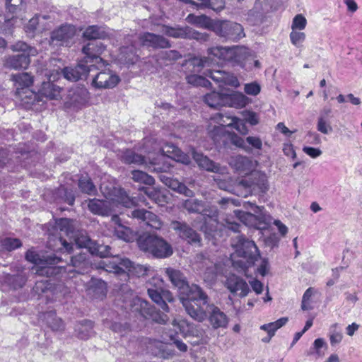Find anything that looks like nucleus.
Wrapping results in <instances>:
<instances>
[{"mask_svg": "<svg viewBox=\"0 0 362 362\" xmlns=\"http://www.w3.org/2000/svg\"><path fill=\"white\" fill-rule=\"evenodd\" d=\"M105 46L99 42H91L83 48V53L85 54L83 62L88 65L98 64L97 68L102 67L105 65L104 60L100 57L104 51Z\"/></svg>", "mask_w": 362, "mask_h": 362, "instance_id": "nucleus-14", "label": "nucleus"}, {"mask_svg": "<svg viewBox=\"0 0 362 362\" xmlns=\"http://www.w3.org/2000/svg\"><path fill=\"white\" fill-rule=\"evenodd\" d=\"M251 206L254 214L235 210L234 211L235 217L249 227L260 230L265 228L269 219V215L264 212L263 207Z\"/></svg>", "mask_w": 362, "mask_h": 362, "instance_id": "nucleus-10", "label": "nucleus"}, {"mask_svg": "<svg viewBox=\"0 0 362 362\" xmlns=\"http://www.w3.org/2000/svg\"><path fill=\"white\" fill-rule=\"evenodd\" d=\"M45 318L49 326L55 331L61 330L64 328L62 320L59 318L54 313L50 312L46 314Z\"/></svg>", "mask_w": 362, "mask_h": 362, "instance_id": "nucleus-49", "label": "nucleus"}, {"mask_svg": "<svg viewBox=\"0 0 362 362\" xmlns=\"http://www.w3.org/2000/svg\"><path fill=\"white\" fill-rule=\"evenodd\" d=\"M95 67L94 64L88 65L83 61H81L76 67H66L62 71H59V74H62L64 77L72 81H76L78 80L86 78L88 73ZM59 71V69H57Z\"/></svg>", "mask_w": 362, "mask_h": 362, "instance_id": "nucleus-22", "label": "nucleus"}, {"mask_svg": "<svg viewBox=\"0 0 362 362\" xmlns=\"http://www.w3.org/2000/svg\"><path fill=\"white\" fill-rule=\"evenodd\" d=\"M207 76L217 83H221L223 85L230 86L237 88L240 86V83L238 77L232 73L222 71H209Z\"/></svg>", "mask_w": 362, "mask_h": 362, "instance_id": "nucleus-31", "label": "nucleus"}, {"mask_svg": "<svg viewBox=\"0 0 362 362\" xmlns=\"http://www.w3.org/2000/svg\"><path fill=\"white\" fill-rule=\"evenodd\" d=\"M186 21L191 24H193L199 28H206L214 30H219L218 28L221 24L216 23V21H213L204 15L195 16L189 14L187 16Z\"/></svg>", "mask_w": 362, "mask_h": 362, "instance_id": "nucleus-34", "label": "nucleus"}, {"mask_svg": "<svg viewBox=\"0 0 362 362\" xmlns=\"http://www.w3.org/2000/svg\"><path fill=\"white\" fill-rule=\"evenodd\" d=\"M60 74L58 70H54L48 77V81L43 82L39 90L41 95L50 100H57L60 98L62 88L54 84L51 81H55L59 78Z\"/></svg>", "mask_w": 362, "mask_h": 362, "instance_id": "nucleus-23", "label": "nucleus"}, {"mask_svg": "<svg viewBox=\"0 0 362 362\" xmlns=\"http://www.w3.org/2000/svg\"><path fill=\"white\" fill-rule=\"evenodd\" d=\"M171 226L182 239L186 240L188 243L192 244H199L201 240L199 235L186 223L173 221L171 223Z\"/></svg>", "mask_w": 362, "mask_h": 362, "instance_id": "nucleus-26", "label": "nucleus"}, {"mask_svg": "<svg viewBox=\"0 0 362 362\" xmlns=\"http://www.w3.org/2000/svg\"><path fill=\"white\" fill-rule=\"evenodd\" d=\"M234 252L230 255V259L234 267L245 269L252 265L259 255L255 242L238 236L231 243Z\"/></svg>", "mask_w": 362, "mask_h": 362, "instance_id": "nucleus-3", "label": "nucleus"}, {"mask_svg": "<svg viewBox=\"0 0 362 362\" xmlns=\"http://www.w3.org/2000/svg\"><path fill=\"white\" fill-rule=\"evenodd\" d=\"M110 247L107 245H98L93 242V245L90 246V252L100 257H106L110 253Z\"/></svg>", "mask_w": 362, "mask_h": 362, "instance_id": "nucleus-56", "label": "nucleus"}, {"mask_svg": "<svg viewBox=\"0 0 362 362\" xmlns=\"http://www.w3.org/2000/svg\"><path fill=\"white\" fill-rule=\"evenodd\" d=\"M226 127H233L241 134L248 132L244 120L221 113H216L210 118L208 132L213 139L216 140L225 134Z\"/></svg>", "mask_w": 362, "mask_h": 362, "instance_id": "nucleus-5", "label": "nucleus"}, {"mask_svg": "<svg viewBox=\"0 0 362 362\" xmlns=\"http://www.w3.org/2000/svg\"><path fill=\"white\" fill-rule=\"evenodd\" d=\"M108 32L105 28L91 25L88 27L83 33V37L87 39L105 38Z\"/></svg>", "mask_w": 362, "mask_h": 362, "instance_id": "nucleus-41", "label": "nucleus"}, {"mask_svg": "<svg viewBox=\"0 0 362 362\" xmlns=\"http://www.w3.org/2000/svg\"><path fill=\"white\" fill-rule=\"evenodd\" d=\"M120 78L112 71L98 73L93 78L91 85L98 89L113 88L119 83Z\"/></svg>", "mask_w": 362, "mask_h": 362, "instance_id": "nucleus-18", "label": "nucleus"}, {"mask_svg": "<svg viewBox=\"0 0 362 362\" xmlns=\"http://www.w3.org/2000/svg\"><path fill=\"white\" fill-rule=\"evenodd\" d=\"M12 78L16 87V94L22 100L26 98L35 97V93L28 89L33 83V77L28 73L13 75Z\"/></svg>", "mask_w": 362, "mask_h": 362, "instance_id": "nucleus-16", "label": "nucleus"}, {"mask_svg": "<svg viewBox=\"0 0 362 362\" xmlns=\"http://www.w3.org/2000/svg\"><path fill=\"white\" fill-rule=\"evenodd\" d=\"M132 312H138L142 316L150 317L156 322L160 324H165L168 318L165 314L158 312H153L151 308L149 307L148 302L140 298H135L133 299V303L130 305Z\"/></svg>", "mask_w": 362, "mask_h": 362, "instance_id": "nucleus-13", "label": "nucleus"}, {"mask_svg": "<svg viewBox=\"0 0 362 362\" xmlns=\"http://www.w3.org/2000/svg\"><path fill=\"white\" fill-rule=\"evenodd\" d=\"M308 21L303 14L296 15L291 22V30H303L306 28Z\"/></svg>", "mask_w": 362, "mask_h": 362, "instance_id": "nucleus-54", "label": "nucleus"}, {"mask_svg": "<svg viewBox=\"0 0 362 362\" xmlns=\"http://www.w3.org/2000/svg\"><path fill=\"white\" fill-rule=\"evenodd\" d=\"M192 153L194 160L201 168L223 175L226 173V167H221L213 160H210L208 157L196 152L194 150H192Z\"/></svg>", "mask_w": 362, "mask_h": 362, "instance_id": "nucleus-28", "label": "nucleus"}, {"mask_svg": "<svg viewBox=\"0 0 362 362\" xmlns=\"http://www.w3.org/2000/svg\"><path fill=\"white\" fill-rule=\"evenodd\" d=\"M199 303L205 311V319L207 316L206 310L209 313V320L213 327H226L228 323V318L223 311L214 305L208 304V302L205 305H203L202 302Z\"/></svg>", "mask_w": 362, "mask_h": 362, "instance_id": "nucleus-20", "label": "nucleus"}, {"mask_svg": "<svg viewBox=\"0 0 362 362\" xmlns=\"http://www.w3.org/2000/svg\"><path fill=\"white\" fill-rule=\"evenodd\" d=\"M100 190L105 199H90L88 204L89 210L94 214L106 216H109L112 211H115V207L119 204L126 208H130L136 204L135 199L129 197L122 189L114 187L112 189H109L105 183H102Z\"/></svg>", "mask_w": 362, "mask_h": 362, "instance_id": "nucleus-2", "label": "nucleus"}, {"mask_svg": "<svg viewBox=\"0 0 362 362\" xmlns=\"http://www.w3.org/2000/svg\"><path fill=\"white\" fill-rule=\"evenodd\" d=\"M317 129L324 134H328L332 132V127L331 124L325 119L322 115L320 116L318 118Z\"/></svg>", "mask_w": 362, "mask_h": 362, "instance_id": "nucleus-60", "label": "nucleus"}, {"mask_svg": "<svg viewBox=\"0 0 362 362\" xmlns=\"http://www.w3.org/2000/svg\"><path fill=\"white\" fill-rule=\"evenodd\" d=\"M165 274L177 288L180 300L187 314L197 321H204L206 317L205 311L199 303L206 304L207 296L201 288L195 284L189 285L179 270L169 267L165 269Z\"/></svg>", "mask_w": 362, "mask_h": 362, "instance_id": "nucleus-1", "label": "nucleus"}, {"mask_svg": "<svg viewBox=\"0 0 362 362\" xmlns=\"http://www.w3.org/2000/svg\"><path fill=\"white\" fill-rule=\"evenodd\" d=\"M287 322V317H281L275 322L262 325L260 329L267 332L269 338H272L275 334L276 331L286 325Z\"/></svg>", "mask_w": 362, "mask_h": 362, "instance_id": "nucleus-42", "label": "nucleus"}, {"mask_svg": "<svg viewBox=\"0 0 362 362\" xmlns=\"http://www.w3.org/2000/svg\"><path fill=\"white\" fill-rule=\"evenodd\" d=\"M93 324L91 321H84L78 325V336L82 339H88L93 334Z\"/></svg>", "mask_w": 362, "mask_h": 362, "instance_id": "nucleus-48", "label": "nucleus"}, {"mask_svg": "<svg viewBox=\"0 0 362 362\" xmlns=\"http://www.w3.org/2000/svg\"><path fill=\"white\" fill-rule=\"evenodd\" d=\"M76 33V29L74 25H62L52 33L51 42L55 45H67L69 40L74 37Z\"/></svg>", "mask_w": 362, "mask_h": 362, "instance_id": "nucleus-24", "label": "nucleus"}, {"mask_svg": "<svg viewBox=\"0 0 362 362\" xmlns=\"http://www.w3.org/2000/svg\"><path fill=\"white\" fill-rule=\"evenodd\" d=\"M226 174H228L227 171L223 175L217 174L214 177V180L220 189L229 191L231 188L232 180Z\"/></svg>", "mask_w": 362, "mask_h": 362, "instance_id": "nucleus-51", "label": "nucleus"}, {"mask_svg": "<svg viewBox=\"0 0 362 362\" xmlns=\"http://www.w3.org/2000/svg\"><path fill=\"white\" fill-rule=\"evenodd\" d=\"M141 189L156 203L162 205L165 202L166 197L162 194L160 189L155 187H142Z\"/></svg>", "mask_w": 362, "mask_h": 362, "instance_id": "nucleus-43", "label": "nucleus"}, {"mask_svg": "<svg viewBox=\"0 0 362 362\" xmlns=\"http://www.w3.org/2000/svg\"><path fill=\"white\" fill-rule=\"evenodd\" d=\"M136 45H132L131 48L122 47L120 52V60L126 64H134L137 59V55L134 52Z\"/></svg>", "mask_w": 362, "mask_h": 362, "instance_id": "nucleus-44", "label": "nucleus"}, {"mask_svg": "<svg viewBox=\"0 0 362 362\" xmlns=\"http://www.w3.org/2000/svg\"><path fill=\"white\" fill-rule=\"evenodd\" d=\"M240 185L254 192L265 193L269 190L268 177L265 173L252 171L247 177L240 182Z\"/></svg>", "mask_w": 362, "mask_h": 362, "instance_id": "nucleus-12", "label": "nucleus"}, {"mask_svg": "<svg viewBox=\"0 0 362 362\" xmlns=\"http://www.w3.org/2000/svg\"><path fill=\"white\" fill-rule=\"evenodd\" d=\"M45 19V16L36 15L35 17L31 18L28 23L25 27V33L30 36H33L34 32L37 30V25L40 23V18Z\"/></svg>", "mask_w": 362, "mask_h": 362, "instance_id": "nucleus-58", "label": "nucleus"}, {"mask_svg": "<svg viewBox=\"0 0 362 362\" xmlns=\"http://www.w3.org/2000/svg\"><path fill=\"white\" fill-rule=\"evenodd\" d=\"M175 331L180 332L183 336H197L199 331L194 325L183 319H175L172 323Z\"/></svg>", "mask_w": 362, "mask_h": 362, "instance_id": "nucleus-36", "label": "nucleus"}, {"mask_svg": "<svg viewBox=\"0 0 362 362\" xmlns=\"http://www.w3.org/2000/svg\"><path fill=\"white\" fill-rule=\"evenodd\" d=\"M216 23L221 24V26L218 28L219 30H214L220 37L237 40L245 36L243 26L240 24L227 21H216Z\"/></svg>", "mask_w": 362, "mask_h": 362, "instance_id": "nucleus-17", "label": "nucleus"}, {"mask_svg": "<svg viewBox=\"0 0 362 362\" xmlns=\"http://www.w3.org/2000/svg\"><path fill=\"white\" fill-rule=\"evenodd\" d=\"M221 273L220 268L216 264H211L203 274L204 280L206 282H213Z\"/></svg>", "mask_w": 362, "mask_h": 362, "instance_id": "nucleus-52", "label": "nucleus"}, {"mask_svg": "<svg viewBox=\"0 0 362 362\" xmlns=\"http://www.w3.org/2000/svg\"><path fill=\"white\" fill-rule=\"evenodd\" d=\"M25 278L22 275L13 276L8 274H2L0 276V287L8 285L14 289H16L21 288L25 284Z\"/></svg>", "mask_w": 362, "mask_h": 362, "instance_id": "nucleus-38", "label": "nucleus"}, {"mask_svg": "<svg viewBox=\"0 0 362 362\" xmlns=\"http://www.w3.org/2000/svg\"><path fill=\"white\" fill-rule=\"evenodd\" d=\"M163 182L173 190L183 194L187 197H192L193 192L188 189L183 183L180 182L177 180L166 177L162 179Z\"/></svg>", "mask_w": 362, "mask_h": 362, "instance_id": "nucleus-40", "label": "nucleus"}, {"mask_svg": "<svg viewBox=\"0 0 362 362\" xmlns=\"http://www.w3.org/2000/svg\"><path fill=\"white\" fill-rule=\"evenodd\" d=\"M228 56V62L233 65L240 66L246 71L252 70V66L245 62L251 58V53L247 48L238 46L230 47Z\"/></svg>", "mask_w": 362, "mask_h": 362, "instance_id": "nucleus-19", "label": "nucleus"}, {"mask_svg": "<svg viewBox=\"0 0 362 362\" xmlns=\"http://www.w3.org/2000/svg\"><path fill=\"white\" fill-rule=\"evenodd\" d=\"M132 175V179L136 182L144 183L148 185H153L155 182V180L152 176L143 171L133 170Z\"/></svg>", "mask_w": 362, "mask_h": 362, "instance_id": "nucleus-46", "label": "nucleus"}, {"mask_svg": "<svg viewBox=\"0 0 362 362\" xmlns=\"http://www.w3.org/2000/svg\"><path fill=\"white\" fill-rule=\"evenodd\" d=\"M229 50L230 47H214L209 49V54L216 57L219 60L228 62L229 58Z\"/></svg>", "mask_w": 362, "mask_h": 362, "instance_id": "nucleus-45", "label": "nucleus"}, {"mask_svg": "<svg viewBox=\"0 0 362 362\" xmlns=\"http://www.w3.org/2000/svg\"><path fill=\"white\" fill-rule=\"evenodd\" d=\"M185 209L189 212L199 214V218L204 220L202 224L195 223L194 226L202 230L206 235L214 236L219 228V223L217 220L218 211L216 207H204L203 204L197 199H187L183 204Z\"/></svg>", "mask_w": 362, "mask_h": 362, "instance_id": "nucleus-4", "label": "nucleus"}, {"mask_svg": "<svg viewBox=\"0 0 362 362\" xmlns=\"http://www.w3.org/2000/svg\"><path fill=\"white\" fill-rule=\"evenodd\" d=\"M163 32L175 38H194L199 39L200 34L189 27L185 28H172L163 26Z\"/></svg>", "mask_w": 362, "mask_h": 362, "instance_id": "nucleus-35", "label": "nucleus"}, {"mask_svg": "<svg viewBox=\"0 0 362 362\" xmlns=\"http://www.w3.org/2000/svg\"><path fill=\"white\" fill-rule=\"evenodd\" d=\"M140 45L153 48H168L170 47V42L160 35L151 33H144L139 36Z\"/></svg>", "mask_w": 362, "mask_h": 362, "instance_id": "nucleus-27", "label": "nucleus"}, {"mask_svg": "<svg viewBox=\"0 0 362 362\" xmlns=\"http://www.w3.org/2000/svg\"><path fill=\"white\" fill-rule=\"evenodd\" d=\"M229 164L236 172L249 175L256 169L258 163L247 156L238 155L231 157Z\"/></svg>", "mask_w": 362, "mask_h": 362, "instance_id": "nucleus-21", "label": "nucleus"}, {"mask_svg": "<svg viewBox=\"0 0 362 362\" xmlns=\"http://www.w3.org/2000/svg\"><path fill=\"white\" fill-rule=\"evenodd\" d=\"M56 228L61 232H64L71 240L70 243H68L63 239L62 235L59 238V241L68 252L72 250L73 241L78 247H85L89 251L90 250V246L93 245L94 241H92L86 235L83 233L77 235L73 221L68 218L59 219L56 221Z\"/></svg>", "mask_w": 362, "mask_h": 362, "instance_id": "nucleus-6", "label": "nucleus"}, {"mask_svg": "<svg viewBox=\"0 0 362 362\" xmlns=\"http://www.w3.org/2000/svg\"><path fill=\"white\" fill-rule=\"evenodd\" d=\"M244 91L246 94L256 96L261 91V86L257 82L247 83L244 85Z\"/></svg>", "mask_w": 362, "mask_h": 362, "instance_id": "nucleus-62", "label": "nucleus"}, {"mask_svg": "<svg viewBox=\"0 0 362 362\" xmlns=\"http://www.w3.org/2000/svg\"><path fill=\"white\" fill-rule=\"evenodd\" d=\"M26 259L33 264L32 271L39 275L44 274V271L46 269L45 265L48 264L47 260L41 259L37 253L34 250H30L27 252L25 255Z\"/></svg>", "mask_w": 362, "mask_h": 362, "instance_id": "nucleus-37", "label": "nucleus"}, {"mask_svg": "<svg viewBox=\"0 0 362 362\" xmlns=\"http://www.w3.org/2000/svg\"><path fill=\"white\" fill-rule=\"evenodd\" d=\"M187 81L194 86H207L210 83L204 77L196 74L187 76Z\"/></svg>", "mask_w": 362, "mask_h": 362, "instance_id": "nucleus-59", "label": "nucleus"}, {"mask_svg": "<svg viewBox=\"0 0 362 362\" xmlns=\"http://www.w3.org/2000/svg\"><path fill=\"white\" fill-rule=\"evenodd\" d=\"M155 346L158 349V351L155 352L156 354H158L164 358H168L173 355L172 350L169 349L165 344L156 341Z\"/></svg>", "mask_w": 362, "mask_h": 362, "instance_id": "nucleus-64", "label": "nucleus"}, {"mask_svg": "<svg viewBox=\"0 0 362 362\" xmlns=\"http://www.w3.org/2000/svg\"><path fill=\"white\" fill-rule=\"evenodd\" d=\"M313 294H314V290L313 288H309L305 291V293L303 296L302 305H301V308L303 310H310L312 308V307L310 305V299H311L312 296H313Z\"/></svg>", "mask_w": 362, "mask_h": 362, "instance_id": "nucleus-63", "label": "nucleus"}, {"mask_svg": "<svg viewBox=\"0 0 362 362\" xmlns=\"http://www.w3.org/2000/svg\"><path fill=\"white\" fill-rule=\"evenodd\" d=\"M11 49L14 52H22L23 54L11 57L6 59L5 66L14 69H26L30 64V57L35 56L37 50L33 47L28 45L23 42H18L12 45Z\"/></svg>", "mask_w": 362, "mask_h": 362, "instance_id": "nucleus-9", "label": "nucleus"}, {"mask_svg": "<svg viewBox=\"0 0 362 362\" xmlns=\"http://www.w3.org/2000/svg\"><path fill=\"white\" fill-rule=\"evenodd\" d=\"M228 289L240 297H245L250 292V288L245 281L233 275L229 276L226 282Z\"/></svg>", "mask_w": 362, "mask_h": 362, "instance_id": "nucleus-29", "label": "nucleus"}, {"mask_svg": "<svg viewBox=\"0 0 362 362\" xmlns=\"http://www.w3.org/2000/svg\"><path fill=\"white\" fill-rule=\"evenodd\" d=\"M78 187L83 192L88 194H93L96 192L95 185L88 177H82L80 178Z\"/></svg>", "mask_w": 362, "mask_h": 362, "instance_id": "nucleus-53", "label": "nucleus"}, {"mask_svg": "<svg viewBox=\"0 0 362 362\" xmlns=\"http://www.w3.org/2000/svg\"><path fill=\"white\" fill-rule=\"evenodd\" d=\"M148 294L151 299L159 305L163 310L168 311V306L165 300L171 302L173 300V295L169 291L164 290L163 288H148Z\"/></svg>", "mask_w": 362, "mask_h": 362, "instance_id": "nucleus-33", "label": "nucleus"}, {"mask_svg": "<svg viewBox=\"0 0 362 362\" xmlns=\"http://www.w3.org/2000/svg\"><path fill=\"white\" fill-rule=\"evenodd\" d=\"M289 39L293 45L300 48L306 39V35L303 30H291L289 34Z\"/></svg>", "mask_w": 362, "mask_h": 362, "instance_id": "nucleus-50", "label": "nucleus"}, {"mask_svg": "<svg viewBox=\"0 0 362 362\" xmlns=\"http://www.w3.org/2000/svg\"><path fill=\"white\" fill-rule=\"evenodd\" d=\"M137 243L141 250L157 258H166L173 253L171 245L163 238L156 235L140 237Z\"/></svg>", "mask_w": 362, "mask_h": 362, "instance_id": "nucleus-8", "label": "nucleus"}, {"mask_svg": "<svg viewBox=\"0 0 362 362\" xmlns=\"http://www.w3.org/2000/svg\"><path fill=\"white\" fill-rule=\"evenodd\" d=\"M153 151H156L158 158L165 156L183 164H189L190 162L189 156L182 153L173 144H166L165 146H162L160 143L155 141Z\"/></svg>", "mask_w": 362, "mask_h": 362, "instance_id": "nucleus-15", "label": "nucleus"}, {"mask_svg": "<svg viewBox=\"0 0 362 362\" xmlns=\"http://www.w3.org/2000/svg\"><path fill=\"white\" fill-rule=\"evenodd\" d=\"M205 103L211 107L225 106V90L221 93L213 91L204 96Z\"/></svg>", "mask_w": 362, "mask_h": 362, "instance_id": "nucleus-39", "label": "nucleus"}, {"mask_svg": "<svg viewBox=\"0 0 362 362\" xmlns=\"http://www.w3.org/2000/svg\"><path fill=\"white\" fill-rule=\"evenodd\" d=\"M329 332V340L331 345L334 346L341 341L343 335L341 330L339 329L338 324L332 325L330 327Z\"/></svg>", "mask_w": 362, "mask_h": 362, "instance_id": "nucleus-57", "label": "nucleus"}, {"mask_svg": "<svg viewBox=\"0 0 362 362\" xmlns=\"http://www.w3.org/2000/svg\"><path fill=\"white\" fill-rule=\"evenodd\" d=\"M21 242L19 239L5 238L0 239V250L11 251L21 246Z\"/></svg>", "mask_w": 362, "mask_h": 362, "instance_id": "nucleus-47", "label": "nucleus"}, {"mask_svg": "<svg viewBox=\"0 0 362 362\" xmlns=\"http://www.w3.org/2000/svg\"><path fill=\"white\" fill-rule=\"evenodd\" d=\"M90 100V93L84 86L71 88L64 99L66 109L77 111L86 107Z\"/></svg>", "mask_w": 362, "mask_h": 362, "instance_id": "nucleus-11", "label": "nucleus"}, {"mask_svg": "<svg viewBox=\"0 0 362 362\" xmlns=\"http://www.w3.org/2000/svg\"><path fill=\"white\" fill-rule=\"evenodd\" d=\"M123 160L127 163H136L142 164L144 163L145 159L143 156L135 154L131 150H127L122 156Z\"/></svg>", "mask_w": 362, "mask_h": 362, "instance_id": "nucleus-55", "label": "nucleus"}, {"mask_svg": "<svg viewBox=\"0 0 362 362\" xmlns=\"http://www.w3.org/2000/svg\"><path fill=\"white\" fill-rule=\"evenodd\" d=\"M111 226L113 228L114 235L125 242H132L136 238L134 232L130 228L122 225L116 215L112 216Z\"/></svg>", "mask_w": 362, "mask_h": 362, "instance_id": "nucleus-25", "label": "nucleus"}, {"mask_svg": "<svg viewBox=\"0 0 362 362\" xmlns=\"http://www.w3.org/2000/svg\"><path fill=\"white\" fill-rule=\"evenodd\" d=\"M250 103L245 94L239 91L225 90V105L235 108H243Z\"/></svg>", "mask_w": 362, "mask_h": 362, "instance_id": "nucleus-30", "label": "nucleus"}, {"mask_svg": "<svg viewBox=\"0 0 362 362\" xmlns=\"http://www.w3.org/2000/svg\"><path fill=\"white\" fill-rule=\"evenodd\" d=\"M133 218L145 221L151 228L159 230L162 228L163 222L154 214L145 209H136L132 212Z\"/></svg>", "mask_w": 362, "mask_h": 362, "instance_id": "nucleus-32", "label": "nucleus"}, {"mask_svg": "<svg viewBox=\"0 0 362 362\" xmlns=\"http://www.w3.org/2000/svg\"><path fill=\"white\" fill-rule=\"evenodd\" d=\"M212 64V61L209 59L204 58H194L189 64L192 65L194 68L195 71H199L201 69L205 66H210Z\"/></svg>", "mask_w": 362, "mask_h": 362, "instance_id": "nucleus-61", "label": "nucleus"}, {"mask_svg": "<svg viewBox=\"0 0 362 362\" xmlns=\"http://www.w3.org/2000/svg\"><path fill=\"white\" fill-rule=\"evenodd\" d=\"M101 267L107 272L115 274L127 273L128 274L143 276L147 275L151 270L150 267L134 264L128 259L115 257L111 260H103L100 262Z\"/></svg>", "mask_w": 362, "mask_h": 362, "instance_id": "nucleus-7", "label": "nucleus"}]
</instances>
